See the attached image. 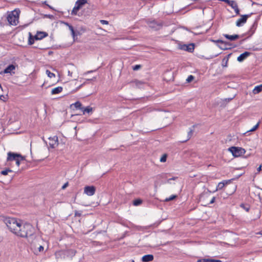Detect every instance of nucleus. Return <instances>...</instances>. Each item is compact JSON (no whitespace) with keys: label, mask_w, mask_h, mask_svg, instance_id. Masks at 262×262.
<instances>
[{"label":"nucleus","mask_w":262,"mask_h":262,"mask_svg":"<svg viewBox=\"0 0 262 262\" xmlns=\"http://www.w3.org/2000/svg\"><path fill=\"white\" fill-rule=\"evenodd\" d=\"M16 231H13L16 235L21 237H27L28 236H31L33 234V227L30 223H25L21 227L18 228Z\"/></svg>","instance_id":"obj_1"},{"label":"nucleus","mask_w":262,"mask_h":262,"mask_svg":"<svg viewBox=\"0 0 262 262\" xmlns=\"http://www.w3.org/2000/svg\"><path fill=\"white\" fill-rule=\"evenodd\" d=\"M4 222L7 227L12 232L13 231H17V228L21 227L20 222H18L17 220L14 217H6L4 220Z\"/></svg>","instance_id":"obj_2"},{"label":"nucleus","mask_w":262,"mask_h":262,"mask_svg":"<svg viewBox=\"0 0 262 262\" xmlns=\"http://www.w3.org/2000/svg\"><path fill=\"white\" fill-rule=\"evenodd\" d=\"M232 181H225V182H220L218 184L217 186H216L215 190L213 191L212 192H214L217 190L222 189L224 187L225 189H227V188L228 186L231 185V190L230 191V192H229V193L230 194L233 193L236 191V185L233 184L232 183Z\"/></svg>","instance_id":"obj_3"},{"label":"nucleus","mask_w":262,"mask_h":262,"mask_svg":"<svg viewBox=\"0 0 262 262\" xmlns=\"http://www.w3.org/2000/svg\"><path fill=\"white\" fill-rule=\"evenodd\" d=\"M146 23L150 28L155 30L161 29L163 26L162 21L156 19H148L146 20Z\"/></svg>","instance_id":"obj_4"},{"label":"nucleus","mask_w":262,"mask_h":262,"mask_svg":"<svg viewBox=\"0 0 262 262\" xmlns=\"http://www.w3.org/2000/svg\"><path fill=\"white\" fill-rule=\"evenodd\" d=\"M19 12L14 10L8 15L7 20L11 25H16L18 22Z\"/></svg>","instance_id":"obj_5"},{"label":"nucleus","mask_w":262,"mask_h":262,"mask_svg":"<svg viewBox=\"0 0 262 262\" xmlns=\"http://www.w3.org/2000/svg\"><path fill=\"white\" fill-rule=\"evenodd\" d=\"M229 150L232 154L234 157H237L244 155L246 150L244 148L239 147L232 146L229 148Z\"/></svg>","instance_id":"obj_6"},{"label":"nucleus","mask_w":262,"mask_h":262,"mask_svg":"<svg viewBox=\"0 0 262 262\" xmlns=\"http://www.w3.org/2000/svg\"><path fill=\"white\" fill-rule=\"evenodd\" d=\"M211 191L207 189V191H204L202 192L199 197V201L203 203L204 206H207L208 203V198H210Z\"/></svg>","instance_id":"obj_7"},{"label":"nucleus","mask_w":262,"mask_h":262,"mask_svg":"<svg viewBox=\"0 0 262 262\" xmlns=\"http://www.w3.org/2000/svg\"><path fill=\"white\" fill-rule=\"evenodd\" d=\"M251 14L252 13L241 15V17L238 19L236 22V26L238 27L243 26L247 22L248 18L251 16Z\"/></svg>","instance_id":"obj_8"},{"label":"nucleus","mask_w":262,"mask_h":262,"mask_svg":"<svg viewBox=\"0 0 262 262\" xmlns=\"http://www.w3.org/2000/svg\"><path fill=\"white\" fill-rule=\"evenodd\" d=\"M96 187L93 185H86L84 187V193L88 196L93 195L96 192Z\"/></svg>","instance_id":"obj_9"},{"label":"nucleus","mask_w":262,"mask_h":262,"mask_svg":"<svg viewBox=\"0 0 262 262\" xmlns=\"http://www.w3.org/2000/svg\"><path fill=\"white\" fill-rule=\"evenodd\" d=\"M23 158V156L19 154L9 152L8 153L7 161H15L17 158Z\"/></svg>","instance_id":"obj_10"},{"label":"nucleus","mask_w":262,"mask_h":262,"mask_svg":"<svg viewBox=\"0 0 262 262\" xmlns=\"http://www.w3.org/2000/svg\"><path fill=\"white\" fill-rule=\"evenodd\" d=\"M180 49L188 51L190 53H192L194 51V43H190L189 45H183L180 46Z\"/></svg>","instance_id":"obj_11"},{"label":"nucleus","mask_w":262,"mask_h":262,"mask_svg":"<svg viewBox=\"0 0 262 262\" xmlns=\"http://www.w3.org/2000/svg\"><path fill=\"white\" fill-rule=\"evenodd\" d=\"M49 144L51 148H55L58 145V137L56 136H54L53 137L49 138Z\"/></svg>","instance_id":"obj_12"},{"label":"nucleus","mask_w":262,"mask_h":262,"mask_svg":"<svg viewBox=\"0 0 262 262\" xmlns=\"http://www.w3.org/2000/svg\"><path fill=\"white\" fill-rule=\"evenodd\" d=\"M159 179L165 180H175L177 178L172 176L170 173H162Z\"/></svg>","instance_id":"obj_13"},{"label":"nucleus","mask_w":262,"mask_h":262,"mask_svg":"<svg viewBox=\"0 0 262 262\" xmlns=\"http://www.w3.org/2000/svg\"><path fill=\"white\" fill-rule=\"evenodd\" d=\"M251 54V53L249 52H245L241 54L237 57V61L239 62L243 61L245 59H246L248 56H249Z\"/></svg>","instance_id":"obj_14"},{"label":"nucleus","mask_w":262,"mask_h":262,"mask_svg":"<svg viewBox=\"0 0 262 262\" xmlns=\"http://www.w3.org/2000/svg\"><path fill=\"white\" fill-rule=\"evenodd\" d=\"M48 35V33L45 32H38L34 36V38L35 40H41Z\"/></svg>","instance_id":"obj_15"},{"label":"nucleus","mask_w":262,"mask_h":262,"mask_svg":"<svg viewBox=\"0 0 262 262\" xmlns=\"http://www.w3.org/2000/svg\"><path fill=\"white\" fill-rule=\"evenodd\" d=\"M15 69V67L13 64L9 65L3 71L0 73L1 74L11 73V71Z\"/></svg>","instance_id":"obj_16"},{"label":"nucleus","mask_w":262,"mask_h":262,"mask_svg":"<svg viewBox=\"0 0 262 262\" xmlns=\"http://www.w3.org/2000/svg\"><path fill=\"white\" fill-rule=\"evenodd\" d=\"M154 258L152 254L145 255L142 257V261L143 262H149L153 260Z\"/></svg>","instance_id":"obj_17"},{"label":"nucleus","mask_w":262,"mask_h":262,"mask_svg":"<svg viewBox=\"0 0 262 262\" xmlns=\"http://www.w3.org/2000/svg\"><path fill=\"white\" fill-rule=\"evenodd\" d=\"M224 36L226 38H227L231 41L235 40L239 37V36L237 34H235V35H228V34H224Z\"/></svg>","instance_id":"obj_18"},{"label":"nucleus","mask_w":262,"mask_h":262,"mask_svg":"<svg viewBox=\"0 0 262 262\" xmlns=\"http://www.w3.org/2000/svg\"><path fill=\"white\" fill-rule=\"evenodd\" d=\"M231 54H228L225 58L222 60V66L223 67H227L228 64V62L229 59L231 56Z\"/></svg>","instance_id":"obj_19"},{"label":"nucleus","mask_w":262,"mask_h":262,"mask_svg":"<svg viewBox=\"0 0 262 262\" xmlns=\"http://www.w3.org/2000/svg\"><path fill=\"white\" fill-rule=\"evenodd\" d=\"M85 31H86L85 29L83 27H81L79 29L75 31V34L74 35V38H75V37L77 36L78 35H82V34L84 32H85Z\"/></svg>","instance_id":"obj_20"},{"label":"nucleus","mask_w":262,"mask_h":262,"mask_svg":"<svg viewBox=\"0 0 262 262\" xmlns=\"http://www.w3.org/2000/svg\"><path fill=\"white\" fill-rule=\"evenodd\" d=\"M62 90H63L62 87L58 86L57 88H55L52 89V90L51 91V94L52 95L59 94L62 92Z\"/></svg>","instance_id":"obj_21"},{"label":"nucleus","mask_w":262,"mask_h":262,"mask_svg":"<svg viewBox=\"0 0 262 262\" xmlns=\"http://www.w3.org/2000/svg\"><path fill=\"white\" fill-rule=\"evenodd\" d=\"M86 3H87V0H77L75 5L80 9Z\"/></svg>","instance_id":"obj_22"},{"label":"nucleus","mask_w":262,"mask_h":262,"mask_svg":"<svg viewBox=\"0 0 262 262\" xmlns=\"http://www.w3.org/2000/svg\"><path fill=\"white\" fill-rule=\"evenodd\" d=\"M240 207L244 209L246 212H249L250 209V206L248 204L242 203L240 204Z\"/></svg>","instance_id":"obj_23"},{"label":"nucleus","mask_w":262,"mask_h":262,"mask_svg":"<svg viewBox=\"0 0 262 262\" xmlns=\"http://www.w3.org/2000/svg\"><path fill=\"white\" fill-rule=\"evenodd\" d=\"M262 91V84L255 87L253 90L254 94H257Z\"/></svg>","instance_id":"obj_24"},{"label":"nucleus","mask_w":262,"mask_h":262,"mask_svg":"<svg viewBox=\"0 0 262 262\" xmlns=\"http://www.w3.org/2000/svg\"><path fill=\"white\" fill-rule=\"evenodd\" d=\"M83 112V114L90 113L92 112L93 108L92 107L88 106L86 107H83V110H81Z\"/></svg>","instance_id":"obj_25"},{"label":"nucleus","mask_w":262,"mask_h":262,"mask_svg":"<svg viewBox=\"0 0 262 262\" xmlns=\"http://www.w3.org/2000/svg\"><path fill=\"white\" fill-rule=\"evenodd\" d=\"M72 105H74L76 109L83 110V107H82V104L79 101H77Z\"/></svg>","instance_id":"obj_26"},{"label":"nucleus","mask_w":262,"mask_h":262,"mask_svg":"<svg viewBox=\"0 0 262 262\" xmlns=\"http://www.w3.org/2000/svg\"><path fill=\"white\" fill-rule=\"evenodd\" d=\"M9 173L13 174V172L10 168H6V169L1 171V174L2 175H7Z\"/></svg>","instance_id":"obj_27"},{"label":"nucleus","mask_w":262,"mask_h":262,"mask_svg":"<svg viewBox=\"0 0 262 262\" xmlns=\"http://www.w3.org/2000/svg\"><path fill=\"white\" fill-rule=\"evenodd\" d=\"M194 126H195L194 125H193L192 128L190 129V130L188 133V135H187L188 138L186 140L182 141V142H186L191 138V137H192L193 132V128H194Z\"/></svg>","instance_id":"obj_28"},{"label":"nucleus","mask_w":262,"mask_h":262,"mask_svg":"<svg viewBox=\"0 0 262 262\" xmlns=\"http://www.w3.org/2000/svg\"><path fill=\"white\" fill-rule=\"evenodd\" d=\"M257 22L255 21L253 24L252 25V26H251L249 31L250 32H251V34H253L255 31V30H256V28L257 27Z\"/></svg>","instance_id":"obj_29"},{"label":"nucleus","mask_w":262,"mask_h":262,"mask_svg":"<svg viewBox=\"0 0 262 262\" xmlns=\"http://www.w3.org/2000/svg\"><path fill=\"white\" fill-rule=\"evenodd\" d=\"M80 9V8L77 7L76 5H75L74 7L73 8L71 14L73 15H76L77 14V11Z\"/></svg>","instance_id":"obj_30"},{"label":"nucleus","mask_w":262,"mask_h":262,"mask_svg":"<svg viewBox=\"0 0 262 262\" xmlns=\"http://www.w3.org/2000/svg\"><path fill=\"white\" fill-rule=\"evenodd\" d=\"M142 203V200L140 199H136L133 201V204L134 206H138V205H140V204H141Z\"/></svg>","instance_id":"obj_31"},{"label":"nucleus","mask_w":262,"mask_h":262,"mask_svg":"<svg viewBox=\"0 0 262 262\" xmlns=\"http://www.w3.org/2000/svg\"><path fill=\"white\" fill-rule=\"evenodd\" d=\"M228 45H229V43L227 42H226V44H221V45H219L218 47L222 50H225L228 49V47H227Z\"/></svg>","instance_id":"obj_32"},{"label":"nucleus","mask_w":262,"mask_h":262,"mask_svg":"<svg viewBox=\"0 0 262 262\" xmlns=\"http://www.w3.org/2000/svg\"><path fill=\"white\" fill-rule=\"evenodd\" d=\"M35 39L34 38V36L33 37L31 35V33H30V36H29V40H28L29 45H31L33 44Z\"/></svg>","instance_id":"obj_33"},{"label":"nucleus","mask_w":262,"mask_h":262,"mask_svg":"<svg viewBox=\"0 0 262 262\" xmlns=\"http://www.w3.org/2000/svg\"><path fill=\"white\" fill-rule=\"evenodd\" d=\"M25 160V158L23 157V158H18L15 161V164L17 166H19L21 161H24Z\"/></svg>","instance_id":"obj_34"},{"label":"nucleus","mask_w":262,"mask_h":262,"mask_svg":"<svg viewBox=\"0 0 262 262\" xmlns=\"http://www.w3.org/2000/svg\"><path fill=\"white\" fill-rule=\"evenodd\" d=\"M177 197V195H171L170 197L169 198H167L166 199H165V201L166 202H168V201H172L174 199H175Z\"/></svg>","instance_id":"obj_35"},{"label":"nucleus","mask_w":262,"mask_h":262,"mask_svg":"<svg viewBox=\"0 0 262 262\" xmlns=\"http://www.w3.org/2000/svg\"><path fill=\"white\" fill-rule=\"evenodd\" d=\"M69 29L71 31L72 36L73 39H74V35H75V30L74 29V28H73V27L72 26H69Z\"/></svg>","instance_id":"obj_36"},{"label":"nucleus","mask_w":262,"mask_h":262,"mask_svg":"<svg viewBox=\"0 0 262 262\" xmlns=\"http://www.w3.org/2000/svg\"><path fill=\"white\" fill-rule=\"evenodd\" d=\"M259 123H260L259 122H258L253 127V128H252L251 129L248 130L247 132H254V131L256 130L259 126Z\"/></svg>","instance_id":"obj_37"},{"label":"nucleus","mask_w":262,"mask_h":262,"mask_svg":"<svg viewBox=\"0 0 262 262\" xmlns=\"http://www.w3.org/2000/svg\"><path fill=\"white\" fill-rule=\"evenodd\" d=\"M233 9L234 10L235 12L236 15H240L239 9L238 8L237 4L236 5L234 6V8Z\"/></svg>","instance_id":"obj_38"},{"label":"nucleus","mask_w":262,"mask_h":262,"mask_svg":"<svg viewBox=\"0 0 262 262\" xmlns=\"http://www.w3.org/2000/svg\"><path fill=\"white\" fill-rule=\"evenodd\" d=\"M46 73L47 74L48 76L50 77V78H52L53 77H55V75L54 73L51 72L49 70H47L46 71Z\"/></svg>","instance_id":"obj_39"},{"label":"nucleus","mask_w":262,"mask_h":262,"mask_svg":"<svg viewBox=\"0 0 262 262\" xmlns=\"http://www.w3.org/2000/svg\"><path fill=\"white\" fill-rule=\"evenodd\" d=\"M167 156L166 154L163 155L160 159V162H166V159H167Z\"/></svg>","instance_id":"obj_40"},{"label":"nucleus","mask_w":262,"mask_h":262,"mask_svg":"<svg viewBox=\"0 0 262 262\" xmlns=\"http://www.w3.org/2000/svg\"><path fill=\"white\" fill-rule=\"evenodd\" d=\"M194 77L193 76L189 75L187 78L186 81H187V82H190L194 79Z\"/></svg>","instance_id":"obj_41"},{"label":"nucleus","mask_w":262,"mask_h":262,"mask_svg":"<svg viewBox=\"0 0 262 262\" xmlns=\"http://www.w3.org/2000/svg\"><path fill=\"white\" fill-rule=\"evenodd\" d=\"M210 258H201L197 260V262H209Z\"/></svg>","instance_id":"obj_42"},{"label":"nucleus","mask_w":262,"mask_h":262,"mask_svg":"<svg viewBox=\"0 0 262 262\" xmlns=\"http://www.w3.org/2000/svg\"><path fill=\"white\" fill-rule=\"evenodd\" d=\"M215 197L213 196L209 201V200H208V204H207V205L213 204L215 202Z\"/></svg>","instance_id":"obj_43"},{"label":"nucleus","mask_w":262,"mask_h":262,"mask_svg":"<svg viewBox=\"0 0 262 262\" xmlns=\"http://www.w3.org/2000/svg\"><path fill=\"white\" fill-rule=\"evenodd\" d=\"M141 68V65L137 64V65H135V66H134L133 67V69L134 71H137V70H139Z\"/></svg>","instance_id":"obj_44"},{"label":"nucleus","mask_w":262,"mask_h":262,"mask_svg":"<svg viewBox=\"0 0 262 262\" xmlns=\"http://www.w3.org/2000/svg\"><path fill=\"white\" fill-rule=\"evenodd\" d=\"M102 243L100 242H97V241H93L92 242V245L93 246H101L102 245Z\"/></svg>","instance_id":"obj_45"},{"label":"nucleus","mask_w":262,"mask_h":262,"mask_svg":"<svg viewBox=\"0 0 262 262\" xmlns=\"http://www.w3.org/2000/svg\"><path fill=\"white\" fill-rule=\"evenodd\" d=\"M212 41L215 42L221 43V44H226V41H223V40H220V39L216 40H212Z\"/></svg>","instance_id":"obj_46"},{"label":"nucleus","mask_w":262,"mask_h":262,"mask_svg":"<svg viewBox=\"0 0 262 262\" xmlns=\"http://www.w3.org/2000/svg\"><path fill=\"white\" fill-rule=\"evenodd\" d=\"M209 262H223L221 260L219 259H209Z\"/></svg>","instance_id":"obj_47"},{"label":"nucleus","mask_w":262,"mask_h":262,"mask_svg":"<svg viewBox=\"0 0 262 262\" xmlns=\"http://www.w3.org/2000/svg\"><path fill=\"white\" fill-rule=\"evenodd\" d=\"M100 23L102 25H107L108 24V21L105 20H100Z\"/></svg>","instance_id":"obj_48"},{"label":"nucleus","mask_w":262,"mask_h":262,"mask_svg":"<svg viewBox=\"0 0 262 262\" xmlns=\"http://www.w3.org/2000/svg\"><path fill=\"white\" fill-rule=\"evenodd\" d=\"M69 184H68V182H67V183H66L61 187V188L62 189H65L68 186Z\"/></svg>","instance_id":"obj_49"},{"label":"nucleus","mask_w":262,"mask_h":262,"mask_svg":"<svg viewBox=\"0 0 262 262\" xmlns=\"http://www.w3.org/2000/svg\"><path fill=\"white\" fill-rule=\"evenodd\" d=\"M44 249V248L42 246H40L38 248V251L39 252L42 251Z\"/></svg>","instance_id":"obj_50"},{"label":"nucleus","mask_w":262,"mask_h":262,"mask_svg":"<svg viewBox=\"0 0 262 262\" xmlns=\"http://www.w3.org/2000/svg\"><path fill=\"white\" fill-rule=\"evenodd\" d=\"M96 70H91V71H87L86 72H85L84 73V75H86V74H89V73H91L94 71H95Z\"/></svg>","instance_id":"obj_51"},{"label":"nucleus","mask_w":262,"mask_h":262,"mask_svg":"<svg viewBox=\"0 0 262 262\" xmlns=\"http://www.w3.org/2000/svg\"><path fill=\"white\" fill-rule=\"evenodd\" d=\"M63 23L65 25H66L67 27H68V28H69V26H72L71 25H70L69 23H68L67 22H64Z\"/></svg>","instance_id":"obj_52"},{"label":"nucleus","mask_w":262,"mask_h":262,"mask_svg":"<svg viewBox=\"0 0 262 262\" xmlns=\"http://www.w3.org/2000/svg\"><path fill=\"white\" fill-rule=\"evenodd\" d=\"M261 167H262V166L261 165H260L257 169V170L258 171H260V170L262 171V169H261Z\"/></svg>","instance_id":"obj_53"},{"label":"nucleus","mask_w":262,"mask_h":262,"mask_svg":"<svg viewBox=\"0 0 262 262\" xmlns=\"http://www.w3.org/2000/svg\"><path fill=\"white\" fill-rule=\"evenodd\" d=\"M5 97L4 95H2L0 96V99L1 100H3L5 101L4 100V99H5Z\"/></svg>","instance_id":"obj_54"},{"label":"nucleus","mask_w":262,"mask_h":262,"mask_svg":"<svg viewBox=\"0 0 262 262\" xmlns=\"http://www.w3.org/2000/svg\"><path fill=\"white\" fill-rule=\"evenodd\" d=\"M241 176L240 175H238V177H236L235 178H232L231 179H230L229 180H231V181H232V180H235V179H238L239 177Z\"/></svg>","instance_id":"obj_55"},{"label":"nucleus","mask_w":262,"mask_h":262,"mask_svg":"<svg viewBox=\"0 0 262 262\" xmlns=\"http://www.w3.org/2000/svg\"><path fill=\"white\" fill-rule=\"evenodd\" d=\"M45 16L47 17H49V18H51V17H53V15H46Z\"/></svg>","instance_id":"obj_56"},{"label":"nucleus","mask_w":262,"mask_h":262,"mask_svg":"<svg viewBox=\"0 0 262 262\" xmlns=\"http://www.w3.org/2000/svg\"><path fill=\"white\" fill-rule=\"evenodd\" d=\"M43 4H45V5H46L47 6H48V4H47V1H45V2H43Z\"/></svg>","instance_id":"obj_57"},{"label":"nucleus","mask_w":262,"mask_h":262,"mask_svg":"<svg viewBox=\"0 0 262 262\" xmlns=\"http://www.w3.org/2000/svg\"><path fill=\"white\" fill-rule=\"evenodd\" d=\"M47 6L49 7V8H50V9H53L52 7L49 5Z\"/></svg>","instance_id":"obj_58"},{"label":"nucleus","mask_w":262,"mask_h":262,"mask_svg":"<svg viewBox=\"0 0 262 262\" xmlns=\"http://www.w3.org/2000/svg\"><path fill=\"white\" fill-rule=\"evenodd\" d=\"M232 99H233L232 98H228V100L229 101L231 100Z\"/></svg>","instance_id":"obj_59"},{"label":"nucleus","mask_w":262,"mask_h":262,"mask_svg":"<svg viewBox=\"0 0 262 262\" xmlns=\"http://www.w3.org/2000/svg\"><path fill=\"white\" fill-rule=\"evenodd\" d=\"M253 50H254V51H258V50H259V49H257V48H256V49H254Z\"/></svg>","instance_id":"obj_60"},{"label":"nucleus","mask_w":262,"mask_h":262,"mask_svg":"<svg viewBox=\"0 0 262 262\" xmlns=\"http://www.w3.org/2000/svg\"><path fill=\"white\" fill-rule=\"evenodd\" d=\"M0 88L2 89V85L1 84H0Z\"/></svg>","instance_id":"obj_61"},{"label":"nucleus","mask_w":262,"mask_h":262,"mask_svg":"<svg viewBox=\"0 0 262 262\" xmlns=\"http://www.w3.org/2000/svg\"><path fill=\"white\" fill-rule=\"evenodd\" d=\"M131 262H135V261L134 260H132Z\"/></svg>","instance_id":"obj_62"}]
</instances>
